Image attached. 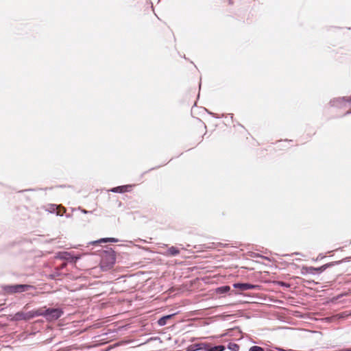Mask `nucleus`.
Segmentation results:
<instances>
[{
	"instance_id": "obj_1",
	"label": "nucleus",
	"mask_w": 351,
	"mask_h": 351,
	"mask_svg": "<svg viewBox=\"0 0 351 351\" xmlns=\"http://www.w3.org/2000/svg\"><path fill=\"white\" fill-rule=\"evenodd\" d=\"M62 314L60 308H49L47 310H40L38 313L39 315H43L47 320L53 321L58 319Z\"/></svg>"
},
{
	"instance_id": "obj_2",
	"label": "nucleus",
	"mask_w": 351,
	"mask_h": 351,
	"mask_svg": "<svg viewBox=\"0 0 351 351\" xmlns=\"http://www.w3.org/2000/svg\"><path fill=\"white\" fill-rule=\"evenodd\" d=\"M29 288L28 285H19L8 287L5 290L8 293H17L27 291Z\"/></svg>"
},
{
	"instance_id": "obj_3",
	"label": "nucleus",
	"mask_w": 351,
	"mask_h": 351,
	"mask_svg": "<svg viewBox=\"0 0 351 351\" xmlns=\"http://www.w3.org/2000/svg\"><path fill=\"white\" fill-rule=\"evenodd\" d=\"M233 287L241 291H246L254 288L255 286L247 283H236L233 285Z\"/></svg>"
},
{
	"instance_id": "obj_4",
	"label": "nucleus",
	"mask_w": 351,
	"mask_h": 351,
	"mask_svg": "<svg viewBox=\"0 0 351 351\" xmlns=\"http://www.w3.org/2000/svg\"><path fill=\"white\" fill-rule=\"evenodd\" d=\"M48 210L51 213L56 211V213L58 215H62L64 213V209L63 208H60L56 205H51Z\"/></svg>"
},
{
	"instance_id": "obj_5",
	"label": "nucleus",
	"mask_w": 351,
	"mask_h": 351,
	"mask_svg": "<svg viewBox=\"0 0 351 351\" xmlns=\"http://www.w3.org/2000/svg\"><path fill=\"white\" fill-rule=\"evenodd\" d=\"M173 316V315H167V316H165L162 318H160L159 320H158V324L160 326H164L167 323V320L170 319L171 317Z\"/></svg>"
},
{
	"instance_id": "obj_6",
	"label": "nucleus",
	"mask_w": 351,
	"mask_h": 351,
	"mask_svg": "<svg viewBox=\"0 0 351 351\" xmlns=\"http://www.w3.org/2000/svg\"><path fill=\"white\" fill-rule=\"evenodd\" d=\"M128 187H130V186H118L112 189V191L115 193H123L126 191L125 189H126Z\"/></svg>"
},
{
	"instance_id": "obj_7",
	"label": "nucleus",
	"mask_w": 351,
	"mask_h": 351,
	"mask_svg": "<svg viewBox=\"0 0 351 351\" xmlns=\"http://www.w3.org/2000/svg\"><path fill=\"white\" fill-rule=\"evenodd\" d=\"M106 242H117V239L114 238H104L101 239L97 241H95V243H106Z\"/></svg>"
},
{
	"instance_id": "obj_8",
	"label": "nucleus",
	"mask_w": 351,
	"mask_h": 351,
	"mask_svg": "<svg viewBox=\"0 0 351 351\" xmlns=\"http://www.w3.org/2000/svg\"><path fill=\"white\" fill-rule=\"evenodd\" d=\"M228 348L231 351H239V345H237V343H229Z\"/></svg>"
},
{
	"instance_id": "obj_9",
	"label": "nucleus",
	"mask_w": 351,
	"mask_h": 351,
	"mask_svg": "<svg viewBox=\"0 0 351 351\" xmlns=\"http://www.w3.org/2000/svg\"><path fill=\"white\" fill-rule=\"evenodd\" d=\"M225 350V347L223 346H217L208 348L207 351H223Z\"/></svg>"
},
{
	"instance_id": "obj_10",
	"label": "nucleus",
	"mask_w": 351,
	"mask_h": 351,
	"mask_svg": "<svg viewBox=\"0 0 351 351\" xmlns=\"http://www.w3.org/2000/svg\"><path fill=\"white\" fill-rule=\"evenodd\" d=\"M249 351H265L263 348L257 346H254L251 347L249 349Z\"/></svg>"
},
{
	"instance_id": "obj_11",
	"label": "nucleus",
	"mask_w": 351,
	"mask_h": 351,
	"mask_svg": "<svg viewBox=\"0 0 351 351\" xmlns=\"http://www.w3.org/2000/svg\"><path fill=\"white\" fill-rule=\"evenodd\" d=\"M168 253L171 255H176L178 253V250H176L175 247H171L168 250Z\"/></svg>"
},
{
	"instance_id": "obj_12",
	"label": "nucleus",
	"mask_w": 351,
	"mask_h": 351,
	"mask_svg": "<svg viewBox=\"0 0 351 351\" xmlns=\"http://www.w3.org/2000/svg\"><path fill=\"white\" fill-rule=\"evenodd\" d=\"M220 289H221L223 292H226V291H228V290H230V287L226 286V287H223L220 288Z\"/></svg>"
},
{
	"instance_id": "obj_13",
	"label": "nucleus",
	"mask_w": 351,
	"mask_h": 351,
	"mask_svg": "<svg viewBox=\"0 0 351 351\" xmlns=\"http://www.w3.org/2000/svg\"><path fill=\"white\" fill-rule=\"evenodd\" d=\"M112 260V263L114 262V257H111Z\"/></svg>"
}]
</instances>
